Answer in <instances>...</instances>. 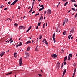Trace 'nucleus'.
I'll return each instance as SVG.
<instances>
[{"mask_svg":"<svg viewBox=\"0 0 77 77\" xmlns=\"http://www.w3.org/2000/svg\"><path fill=\"white\" fill-rule=\"evenodd\" d=\"M55 35H56L55 33H54L53 35V40L54 41V43H55L56 42V40L55 38Z\"/></svg>","mask_w":77,"mask_h":77,"instance_id":"nucleus-1","label":"nucleus"},{"mask_svg":"<svg viewBox=\"0 0 77 77\" xmlns=\"http://www.w3.org/2000/svg\"><path fill=\"white\" fill-rule=\"evenodd\" d=\"M19 66H21L22 63V58H20L19 60Z\"/></svg>","mask_w":77,"mask_h":77,"instance_id":"nucleus-2","label":"nucleus"},{"mask_svg":"<svg viewBox=\"0 0 77 77\" xmlns=\"http://www.w3.org/2000/svg\"><path fill=\"white\" fill-rule=\"evenodd\" d=\"M72 55L71 53H70L69 54V56L68 57V59L69 61H70V60L71 57H72Z\"/></svg>","mask_w":77,"mask_h":77,"instance_id":"nucleus-3","label":"nucleus"},{"mask_svg":"<svg viewBox=\"0 0 77 77\" xmlns=\"http://www.w3.org/2000/svg\"><path fill=\"white\" fill-rule=\"evenodd\" d=\"M47 14H51V10H48L47 11Z\"/></svg>","mask_w":77,"mask_h":77,"instance_id":"nucleus-4","label":"nucleus"},{"mask_svg":"<svg viewBox=\"0 0 77 77\" xmlns=\"http://www.w3.org/2000/svg\"><path fill=\"white\" fill-rule=\"evenodd\" d=\"M51 57H52L53 58H56V57H57V55L56 54H52L51 55Z\"/></svg>","mask_w":77,"mask_h":77,"instance_id":"nucleus-5","label":"nucleus"},{"mask_svg":"<svg viewBox=\"0 0 77 77\" xmlns=\"http://www.w3.org/2000/svg\"><path fill=\"white\" fill-rule=\"evenodd\" d=\"M57 68L58 69H59V67L60 66V63H57Z\"/></svg>","mask_w":77,"mask_h":77,"instance_id":"nucleus-6","label":"nucleus"},{"mask_svg":"<svg viewBox=\"0 0 77 77\" xmlns=\"http://www.w3.org/2000/svg\"><path fill=\"white\" fill-rule=\"evenodd\" d=\"M25 26H19V28L20 29H24L25 28Z\"/></svg>","mask_w":77,"mask_h":77,"instance_id":"nucleus-7","label":"nucleus"},{"mask_svg":"<svg viewBox=\"0 0 77 77\" xmlns=\"http://www.w3.org/2000/svg\"><path fill=\"white\" fill-rule=\"evenodd\" d=\"M5 53V52H2L0 54V56L1 57H2V56H3L4 55V54Z\"/></svg>","mask_w":77,"mask_h":77,"instance_id":"nucleus-8","label":"nucleus"},{"mask_svg":"<svg viewBox=\"0 0 77 77\" xmlns=\"http://www.w3.org/2000/svg\"><path fill=\"white\" fill-rule=\"evenodd\" d=\"M32 42L30 41V40H29L27 41V42L26 43V44H29V43H31Z\"/></svg>","mask_w":77,"mask_h":77,"instance_id":"nucleus-9","label":"nucleus"},{"mask_svg":"<svg viewBox=\"0 0 77 77\" xmlns=\"http://www.w3.org/2000/svg\"><path fill=\"white\" fill-rule=\"evenodd\" d=\"M74 29H72L70 31V32H71L72 33H73L74 32Z\"/></svg>","mask_w":77,"mask_h":77,"instance_id":"nucleus-10","label":"nucleus"},{"mask_svg":"<svg viewBox=\"0 0 77 77\" xmlns=\"http://www.w3.org/2000/svg\"><path fill=\"white\" fill-rule=\"evenodd\" d=\"M67 59V56H66V57H64V61L65 62V61H66Z\"/></svg>","mask_w":77,"mask_h":77,"instance_id":"nucleus-11","label":"nucleus"},{"mask_svg":"<svg viewBox=\"0 0 77 77\" xmlns=\"http://www.w3.org/2000/svg\"><path fill=\"white\" fill-rule=\"evenodd\" d=\"M30 47H28L27 49V51H30Z\"/></svg>","mask_w":77,"mask_h":77,"instance_id":"nucleus-12","label":"nucleus"},{"mask_svg":"<svg viewBox=\"0 0 77 77\" xmlns=\"http://www.w3.org/2000/svg\"><path fill=\"white\" fill-rule=\"evenodd\" d=\"M66 69H65V70H64L63 72V74L65 75V73H66Z\"/></svg>","mask_w":77,"mask_h":77,"instance_id":"nucleus-13","label":"nucleus"},{"mask_svg":"<svg viewBox=\"0 0 77 77\" xmlns=\"http://www.w3.org/2000/svg\"><path fill=\"white\" fill-rule=\"evenodd\" d=\"M26 55L28 56H29V55H30V54H29V53L28 52V53H26Z\"/></svg>","mask_w":77,"mask_h":77,"instance_id":"nucleus-14","label":"nucleus"},{"mask_svg":"<svg viewBox=\"0 0 77 77\" xmlns=\"http://www.w3.org/2000/svg\"><path fill=\"white\" fill-rule=\"evenodd\" d=\"M45 43L46 44V45L47 46H48V44L47 42H45Z\"/></svg>","mask_w":77,"mask_h":77,"instance_id":"nucleus-15","label":"nucleus"},{"mask_svg":"<svg viewBox=\"0 0 77 77\" xmlns=\"http://www.w3.org/2000/svg\"><path fill=\"white\" fill-rule=\"evenodd\" d=\"M76 68H75V70H74V72H74L73 73L75 74L76 72Z\"/></svg>","mask_w":77,"mask_h":77,"instance_id":"nucleus-16","label":"nucleus"},{"mask_svg":"<svg viewBox=\"0 0 77 77\" xmlns=\"http://www.w3.org/2000/svg\"><path fill=\"white\" fill-rule=\"evenodd\" d=\"M17 53H14V57L17 56Z\"/></svg>","mask_w":77,"mask_h":77,"instance_id":"nucleus-17","label":"nucleus"},{"mask_svg":"<svg viewBox=\"0 0 77 77\" xmlns=\"http://www.w3.org/2000/svg\"><path fill=\"white\" fill-rule=\"evenodd\" d=\"M12 36H11V38H10V40L9 41H8V42H9V41H12Z\"/></svg>","mask_w":77,"mask_h":77,"instance_id":"nucleus-18","label":"nucleus"},{"mask_svg":"<svg viewBox=\"0 0 77 77\" xmlns=\"http://www.w3.org/2000/svg\"><path fill=\"white\" fill-rule=\"evenodd\" d=\"M44 7H42V8H40V9H39V11H40L42 10H43V9H44Z\"/></svg>","mask_w":77,"mask_h":77,"instance_id":"nucleus-19","label":"nucleus"},{"mask_svg":"<svg viewBox=\"0 0 77 77\" xmlns=\"http://www.w3.org/2000/svg\"><path fill=\"white\" fill-rule=\"evenodd\" d=\"M14 25L15 26H17L18 25V24H17L16 23H15L14 24Z\"/></svg>","mask_w":77,"mask_h":77,"instance_id":"nucleus-20","label":"nucleus"},{"mask_svg":"<svg viewBox=\"0 0 77 77\" xmlns=\"http://www.w3.org/2000/svg\"><path fill=\"white\" fill-rule=\"evenodd\" d=\"M66 20H65L63 22V26H64L65 23H66Z\"/></svg>","mask_w":77,"mask_h":77,"instance_id":"nucleus-21","label":"nucleus"},{"mask_svg":"<svg viewBox=\"0 0 77 77\" xmlns=\"http://www.w3.org/2000/svg\"><path fill=\"white\" fill-rule=\"evenodd\" d=\"M31 28H32V26H31L30 27H29L28 29L29 31L31 29Z\"/></svg>","mask_w":77,"mask_h":77,"instance_id":"nucleus-22","label":"nucleus"},{"mask_svg":"<svg viewBox=\"0 0 77 77\" xmlns=\"http://www.w3.org/2000/svg\"><path fill=\"white\" fill-rule=\"evenodd\" d=\"M19 45H20V46H21L22 45V43L21 42H19Z\"/></svg>","mask_w":77,"mask_h":77,"instance_id":"nucleus-23","label":"nucleus"},{"mask_svg":"<svg viewBox=\"0 0 77 77\" xmlns=\"http://www.w3.org/2000/svg\"><path fill=\"white\" fill-rule=\"evenodd\" d=\"M66 31H64L63 32V34L64 35H65L66 34Z\"/></svg>","mask_w":77,"mask_h":77,"instance_id":"nucleus-24","label":"nucleus"},{"mask_svg":"<svg viewBox=\"0 0 77 77\" xmlns=\"http://www.w3.org/2000/svg\"><path fill=\"white\" fill-rule=\"evenodd\" d=\"M8 20H9L11 21H12V20L10 19V18H8V19H7L6 20L8 21Z\"/></svg>","mask_w":77,"mask_h":77,"instance_id":"nucleus-25","label":"nucleus"},{"mask_svg":"<svg viewBox=\"0 0 77 77\" xmlns=\"http://www.w3.org/2000/svg\"><path fill=\"white\" fill-rule=\"evenodd\" d=\"M68 3V2H67L66 3H65L64 4V6H66V5L67 4V3Z\"/></svg>","mask_w":77,"mask_h":77,"instance_id":"nucleus-26","label":"nucleus"},{"mask_svg":"<svg viewBox=\"0 0 77 77\" xmlns=\"http://www.w3.org/2000/svg\"><path fill=\"white\" fill-rule=\"evenodd\" d=\"M43 42H47L46 39H43Z\"/></svg>","mask_w":77,"mask_h":77,"instance_id":"nucleus-27","label":"nucleus"},{"mask_svg":"<svg viewBox=\"0 0 77 77\" xmlns=\"http://www.w3.org/2000/svg\"><path fill=\"white\" fill-rule=\"evenodd\" d=\"M71 1L73 2H76L75 0H71Z\"/></svg>","mask_w":77,"mask_h":77,"instance_id":"nucleus-28","label":"nucleus"},{"mask_svg":"<svg viewBox=\"0 0 77 77\" xmlns=\"http://www.w3.org/2000/svg\"><path fill=\"white\" fill-rule=\"evenodd\" d=\"M72 35H69L68 36L69 39V40L70 39V37Z\"/></svg>","mask_w":77,"mask_h":77,"instance_id":"nucleus-29","label":"nucleus"},{"mask_svg":"<svg viewBox=\"0 0 77 77\" xmlns=\"http://www.w3.org/2000/svg\"><path fill=\"white\" fill-rule=\"evenodd\" d=\"M15 3L14 2L13 3H12L11 5H14L15 4Z\"/></svg>","mask_w":77,"mask_h":77,"instance_id":"nucleus-30","label":"nucleus"},{"mask_svg":"<svg viewBox=\"0 0 77 77\" xmlns=\"http://www.w3.org/2000/svg\"><path fill=\"white\" fill-rule=\"evenodd\" d=\"M45 23H43V28H45Z\"/></svg>","mask_w":77,"mask_h":77,"instance_id":"nucleus-31","label":"nucleus"},{"mask_svg":"<svg viewBox=\"0 0 77 77\" xmlns=\"http://www.w3.org/2000/svg\"><path fill=\"white\" fill-rule=\"evenodd\" d=\"M18 0H15V1H14V2H15V3H16V2H17L18 1Z\"/></svg>","mask_w":77,"mask_h":77,"instance_id":"nucleus-32","label":"nucleus"},{"mask_svg":"<svg viewBox=\"0 0 77 77\" xmlns=\"http://www.w3.org/2000/svg\"><path fill=\"white\" fill-rule=\"evenodd\" d=\"M42 35H40V38H39V39H41L42 38Z\"/></svg>","mask_w":77,"mask_h":77,"instance_id":"nucleus-33","label":"nucleus"},{"mask_svg":"<svg viewBox=\"0 0 77 77\" xmlns=\"http://www.w3.org/2000/svg\"><path fill=\"white\" fill-rule=\"evenodd\" d=\"M32 10L31 9L30 10V11L29 12V13H31V12H32Z\"/></svg>","mask_w":77,"mask_h":77,"instance_id":"nucleus-34","label":"nucleus"},{"mask_svg":"<svg viewBox=\"0 0 77 77\" xmlns=\"http://www.w3.org/2000/svg\"><path fill=\"white\" fill-rule=\"evenodd\" d=\"M38 75L39 77H42V75L41 74H39Z\"/></svg>","mask_w":77,"mask_h":77,"instance_id":"nucleus-35","label":"nucleus"},{"mask_svg":"<svg viewBox=\"0 0 77 77\" xmlns=\"http://www.w3.org/2000/svg\"><path fill=\"white\" fill-rule=\"evenodd\" d=\"M39 13H38L37 14H36L35 16L36 17L37 16L39 15Z\"/></svg>","mask_w":77,"mask_h":77,"instance_id":"nucleus-36","label":"nucleus"},{"mask_svg":"<svg viewBox=\"0 0 77 77\" xmlns=\"http://www.w3.org/2000/svg\"><path fill=\"white\" fill-rule=\"evenodd\" d=\"M77 16V13L75 15V18H76Z\"/></svg>","mask_w":77,"mask_h":77,"instance_id":"nucleus-37","label":"nucleus"},{"mask_svg":"<svg viewBox=\"0 0 77 77\" xmlns=\"http://www.w3.org/2000/svg\"><path fill=\"white\" fill-rule=\"evenodd\" d=\"M58 28H57V29H56V32H58Z\"/></svg>","mask_w":77,"mask_h":77,"instance_id":"nucleus-38","label":"nucleus"},{"mask_svg":"<svg viewBox=\"0 0 77 77\" xmlns=\"http://www.w3.org/2000/svg\"><path fill=\"white\" fill-rule=\"evenodd\" d=\"M20 46V45H16V47H18Z\"/></svg>","mask_w":77,"mask_h":77,"instance_id":"nucleus-39","label":"nucleus"},{"mask_svg":"<svg viewBox=\"0 0 77 77\" xmlns=\"http://www.w3.org/2000/svg\"><path fill=\"white\" fill-rule=\"evenodd\" d=\"M74 6H75V7H77V5L76 4H74Z\"/></svg>","mask_w":77,"mask_h":77,"instance_id":"nucleus-40","label":"nucleus"},{"mask_svg":"<svg viewBox=\"0 0 77 77\" xmlns=\"http://www.w3.org/2000/svg\"><path fill=\"white\" fill-rule=\"evenodd\" d=\"M35 51H38L37 47H36V48H35Z\"/></svg>","mask_w":77,"mask_h":77,"instance_id":"nucleus-41","label":"nucleus"},{"mask_svg":"<svg viewBox=\"0 0 77 77\" xmlns=\"http://www.w3.org/2000/svg\"><path fill=\"white\" fill-rule=\"evenodd\" d=\"M72 9L74 11H75V10L74 9V8H72Z\"/></svg>","mask_w":77,"mask_h":77,"instance_id":"nucleus-42","label":"nucleus"},{"mask_svg":"<svg viewBox=\"0 0 77 77\" xmlns=\"http://www.w3.org/2000/svg\"><path fill=\"white\" fill-rule=\"evenodd\" d=\"M20 8H21V7H20V6H18V9H20Z\"/></svg>","mask_w":77,"mask_h":77,"instance_id":"nucleus-43","label":"nucleus"},{"mask_svg":"<svg viewBox=\"0 0 77 77\" xmlns=\"http://www.w3.org/2000/svg\"><path fill=\"white\" fill-rule=\"evenodd\" d=\"M75 73H73V76L72 77H74L75 75Z\"/></svg>","mask_w":77,"mask_h":77,"instance_id":"nucleus-44","label":"nucleus"},{"mask_svg":"<svg viewBox=\"0 0 77 77\" xmlns=\"http://www.w3.org/2000/svg\"><path fill=\"white\" fill-rule=\"evenodd\" d=\"M46 11H45V14H46Z\"/></svg>","mask_w":77,"mask_h":77,"instance_id":"nucleus-45","label":"nucleus"},{"mask_svg":"<svg viewBox=\"0 0 77 77\" xmlns=\"http://www.w3.org/2000/svg\"><path fill=\"white\" fill-rule=\"evenodd\" d=\"M64 62H63V63H62V66H63V64H64Z\"/></svg>","mask_w":77,"mask_h":77,"instance_id":"nucleus-46","label":"nucleus"},{"mask_svg":"<svg viewBox=\"0 0 77 77\" xmlns=\"http://www.w3.org/2000/svg\"><path fill=\"white\" fill-rule=\"evenodd\" d=\"M38 25L40 26V23H38Z\"/></svg>","mask_w":77,"mask_h":77,"instance_id":"nucleus-47","label":"nucleus"},{"mask_svg":"<svg viewBox=\"0 0 77 77\" xmlns=\"http://www.w3.org/2000/svg\"><path fill=\"white\" fill-rule=\"evenodd\" d=\"M7 9H8V8H5L4 9V10H7Z\"/></svg>","mask_w":77,"mask_h":77,"instance_id":"nucleus-48","label":"nucleus"},{"mask_svg":"<svg viewBox=\"0 0 77 77\" xmlns=\"http://www.w3.org/2000/svg\"><path fill=\"white\" fill-rule=\"evenodd\" d=\"M0 8H3V5H2L1 7H0Z\"/></svg>","mask_w":77,"mask_h":77,"instance_id":"nucleus-49","label":"nucleus"},{"mask_svg":"<svg viewBox=\"0 0 77 77\" xmlns=\"http://www.w3.org/2000/svg\"><path fill=\"white\" fill-rule=\"evenodd\" d=\"M38 26H37V27H36V29H38Z\"/></svg>","mask_w":77,"mask_h":77,"instance_id":"nucleus-50","label":"nucleus"},{"mask_svg":"<svg viewBox=\"0 0 77 77\" xmlns=\"http://www.w3.org/2000/svg\"><path fill=\"white\" fill-rule=\"evenodd\" d=\"M12 42H13V41H11V42H10V43H12Z\"/></svg>","mask_w":77,"mask_h":77,"instance_id":"nucleus-51","label":"nucleus"},{"mask_svg":"<svg viewBox=\"0 0 77 77\" xmlns=\"http://www.w3.org/2000/svg\"><path fill=\"white\" fill-rule=\"evenodd\" d=\"M67 1V0H62V1L63 2H65L66 1Z\"/></svg>","mask_w":77,"mask_h":77,"instance_id":"nucleus-52","label":"nucleus"},{"mask_svg":"<svg viewBox=\"0 0 77 77\" xmlns=\"http://www.w3.org/2000/svg\"><path fill=\"white\" fill-rule=\"evenodd\" d=\"M34 2L32 3V6H34Z\"/></svg>","mask_w":77,"mask_h":77,"instance_id":"nucleus-53","label":"nucleus"},{"mask_svg":"<svg viewBox=\"0 0 77 77\" xmlns=\"http://www.w3.org/2000/svg\"><path fill=\"white\" fill-rule=\"evenodd\" d=\"M44 5H41V7H44Z\"/></svg>","mask_w":77,"mask_h":77,"instance_id":"nucleus-54","label":"nucleus"},{"mask_svg":"<svg viewBox=\"0 0 77 77\" xmlns=\"http://www.w3.org/2000/svg\"><path fill=\"white\" fill-rule=\"evenodd\" d=\"M64 75L63 74V75L62 76V77H63Z\"/></svg>","mask_w":77,"mask_h":77,"instance_id":"nucleus-55","label":"nucleus"},{"mask_svg":"<svg viewBox=\"0 0 77 77\" xmlns=\"http://www.w3.org/2000/svg\"><path fill=\"white\" fill-rule=\"evenodd\" d=\"M34 42V41L33 40H32V42L33 44H34V43H33Z\"/></svg>","mask_w":77,"mask_h":77,"instance_id":"nucleus-56","label":"nucleus"},{"mask_svg":"<svg viewBox=\"0 0 77 77\" xmlns=\"http://www.w3.org/2000/svg\"><path fill=\"white\" fill-rule=\"evenodd\" d=\"M29 30L28 29L27 30L26 32H29Z\"/></svg>","mask_w":77,"mask_h":77,"instance_id":"nucleus-57","label":"nucleus"},{"mask_svg":"<svg viewBox=\"0 0 77 77\" xmlns=\"http://www.w3.org/2000/svg\"><path fill=\"white\" fill-rule=\"evenodd\" d=\"M64 64L65 65H66V62H65Z\"/></svg>","mask_w":77,"mask_h":77,"instance_id":"nucleus-58","label":"nucleus"},{"mask_svg":"<svg viewBox=\"0 0 77 77\" xmlns=\"http://www.w3.org/2000/svg\"><path fill=\"white\" fill-rule=\"evenodd\" d=\"M70 11H71V10H70V11H68V13H69V12H70Z\"/></svg>","mask_w":77,"mask_h":77,"instance_id":"nucleus-59","label":"nucleus"},{"mask_svg":"<svg viewBox=\"0 0 77 77\" xmlns=\"http://www.w3.org/2000/svg\"><path fill=\"white\" fill-rule=\"evenodd\" d=\"M42 19V17H40V20H41Z\"/></svg>","mask_w":77,"mask_h":77,"instance_id":"nucleus-60","label":"nucleus"},{"mask_svg":"<svg viewBox=\"0 0 77 77\" xmlns=\"http://www.w3.org/2000/svg\"><path fill=\"white\" fill-rule=\"evenodd\" d=\"M10 75L11 74H12V72H11L10 73H9Z\"/></svg>","mask_w":77,"mask_h":77,"instance_id":"nucleus-61","label":"nucleus"},{"mask_svg":"<svg viewBox=\"0 0 77 77\" xmlns=\"http://www.w3.org/2000/svg\"><path fill=\"white\" fill-rule=\"evenodd\" d=\"M73 38V37H71V39H72Z\"/></svg>","mask_w":77,"mask_h":77,"instance_id":"nucleus-62","label":"nucleus"},{"mask_svg":"<svg viewBox=\"0 0 77 77\" xmlns=\"http://www.w3.org/2000/svg\"><path fill=\"white\" fill-rule=\"evenodd\" d=\"M35 11H33L32 13V14H34V13H35Z\"/></svg>","mask_w":77,"mask_h":77,"instance_id":"nucleus-63","label":"nucleus"},{"mask_svg":"<svg viewBox=\"0 0 77 77\" xmlns=\"http://www.w3.org/2000/svg\"><path fill=\"white\" fill-rule=\"evenodd\" d=\"M10 3H11V2H8V4H10Z\"/></svg>","mask_w":77,"mask_h":77,"instance_id":"nucleus-64","label":"nucleus"}]
</instances>
